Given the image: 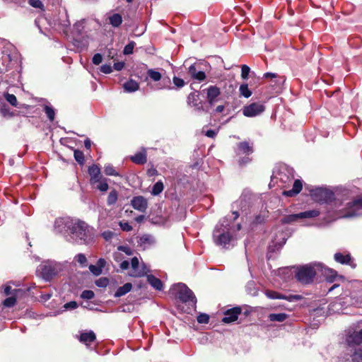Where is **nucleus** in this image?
Returning a JSON list of instances; mask_svg holds the SVG:
<instances>
[{
  "mask_svg": "<svg viewBox=\"0 0 362 362\" xmlns=\"http://www.w3.org/2000/svg\"><path fill=\"white\" fill-rule=\"evenodd\" d=\"M240 229V225H237V228L230 226L226 218H223L214 230L213 237L216 245L228 248L233 245L235 240L233 233Z\"/></svg>",
  "mask_w": 362,
  "mask_h": 362,
  "instance_id": "1",
  "label": "nucleus"
},
{
  "mask_svg": "<svg viewBox=\"0 0 362 362\" xmlns=\"http://www.w3.org/2000/svg\"><path fill=\"white\" fill-rule=\"evenodd\" d=\"M362 216V198L348 203L343 209H334L327 211V222L341 218H354Z\"/></svg>",
  "mask_w": 362,
  "mask_h": 362,
  "instance_id": "2",
  "label": "nucleus"
},
{
  "mask_svg": "<svg viewBox=\"0 0 362 362\" xmlns=\"http://www.w3.org/2000/svg\"><path fill=\"white\" fill-rule=\"evenodd\" d=\"M69 236L72 240L82 244L88 243L91 235L90 228L85 222L74 221Z\"/></svg>",
  "mask_w": 362,
  "mask_h": 362,
  "instance_id": "3",
  "label": "nucleus"
},
{
  "mask_svg": "<svg viewBox=\"0 0 362 362\" xmlns=\"http://www.w3.org/2000/svg\"><path fill=\"white\" fill-rule=\"evenodd\" d=\"M321 263H312L299 267L296 273L297 280L303 284L313 282L315 276L318 274Z\"/></svg>",
  "mask_w": 362,
  "mask_h": 362,
  "instance_id": "4",
  "label": "nucleus"
},
{
  "mask_svg": "<svg viewBox=\"0 0 362 362\" xmlns=\"http://www.w3.org/2000/svg\"><path fill=\"white\" fill-rule=\"evenodd\" d=\"M170 290L182 302L191 306L195 305L197 303L196 297L185 284L182 283L175 284Z\"/></svg>",
  "mask_w": 362,
  "mask_h": 362,
  "instance_id": "5",
  "label": "nucleus"
},
{
  "mask_svg": "<svg viewBox=\"0 0 362 362\" xmlns=\"http://www.w3.org/2000/svg\"><path fill=\"white\" fill-rule=\"evenodd\" d=\"M38 270L40 271L41 275L45 280L49 281L58 274L61 270V267L57 262L48 261L42 263Z\"/></svg>",
  "mask_w": 362,
  "mask_h": 362,
  "instance_id": "6",
  "label": "nucleus"
},
{
  "mask_svg": "<svg viewBox=\"0 0 362 362\" xmlns=\"http://www.w3.org/2000/svg\"><path fill=\"white\" fill-rule=\"evenodd\" d=\"M74 221L69 217L57 218L54 223V230L57 233L69 236Z\"/></svg>",
  "mask_w": 362,
  "mask_h": 362,
  "instance_id": "7",
  "label": "nucleus"
},
{
  "mask_svg": "<svg viewBox=\"0 0 362 362\" xmlns=\"http://www.w3.org/2000/svg\"><path fill=\"white\" fill-rule=\"evenodd\" d=\"M313 199L320 203H328L334 199V193L325 188H315L310 191Z\"/></svg>",
  "mask_w": 362,
  "mask_h": 362,
  "instance_id": "8",
  "label": "nucleus"
},
{
  "mask_svg": "<svg viewBox=\"0 0 362 362\" xmlns=\"http://www.w3.org/2000/svg\"><path fill=\"white\" fill-rule=\"evenodd\" d=\"M149 269L148 267L142 263L139 264V259L137 257H133L131 260V270L129 274L133 277H141L148 274Z\"/></svg>",
  "mask_w": 362,
  "mask_h": 362,
  "instance_id": "9",
  "label": "nucleus"
},
{
  "mask_svg": "<svg viewBox=\"0 0 362 362\" xmlns=\"http://www.w3.org/2000/svg\"><path fill=\"white\" fill-rule=\"evenodd\" d=\"M264 109V106L262 104L253 103L243 107V114L245 117H253L262 113Z\"/></svg>",
  "mask_w": 362,
  "mask_h": 362,
  "instance_id": "10",
  "label": "nucleus"
},
{
  "mask_svg": "<svg viewBox=\"0 0 362 362\" xmlns=\"http://www.w3.org/2000/svg\"><path fill=\"white\" fill-rule=\"evenodd\" d=\"M266 296L271 299H284L289 302H293L302 299V296L300 295H289L285 296L274 291H267L265 292Z\"/></svg>",
  "mask_w": 362,
  "mask_h": 362,
  "instance_id": "11",
  "label": "nucleus"
},
{
  "mask_svg": "<svg viewBox=\"0 0 362 362\" xmlns=\"http://www.w3.org/2000/svg\"><path fill=\"white\" fill-rule=\"evenodd\" d=\"M132 207L141 212H144L148 206L147 200L142 196L134 197L132 201Z\"/></svg>",
  "mask_w": 362,
  "mask_h": 362,
  "instance_id": "12",
  "label": "nucleus"
},
{
  "mask_svg": "<svg viewBox=\"0 0 362 362\" xmlns=\"http://www.w3.org/2000/svg\"><path fill=\"white\" fill-rule=\"evenodd\" d=\"M241 310L240 308H234L233 309L228 310L225 313V316L222 320V322L225 323H230L235 321L238 315L240 314Z\"/></svg>",
  "mask_w": 362,
  "mask_h": 362,
  "instance_id": "13",
  "label": "nucleus"
},
{
  "mask_svg": "<svg viewBox=\"0 0 362 362\" xmlns=\"http://www.w3.org/2000/svg\"><path fill=\"white\" fill-rule=\"evenodd\" d=\"M321 274L325 276L326 279L329 282H333L337 277V273L336 271L325 267L321 264V269H319L318 274Z\"/></svg>",
  "mask_w": 362,
  "mask_h": 362,
  "instance_id": "14",
  "label": "nucleus"
},
{
  "mask_svg": "<svg viewBox=\"0 0 362 362\" xmlns=\"http://www.w3.org/2000/svg\"><path fill=\"white\" fill-rule=\"evenodd\" d=\"M88 173L90 176V182L93 185L96 184L98 181L102 179L100 168L96 165H93L89 167Z\"/></svg>",
  "mask_w": 362,
  "mask_h": 362,
  "instance_id": "15",
  "label": "nucleus"
},
{
  "mask_svg": "<svg viewBox=\"0 0 362 362\" xmlns=\"http://www.w3.org/2000/svg\"><path fill=\"white\" fill-rule=\"evenodd\" d=\"M253 151L252 146L247 141L240 142L238 144L236 153L238 156L249 155Z\"/></svg>",
  "mask_w": 362,
  "mask_h": 362,
  "instance_id": "16",
  "label": "nucleus"
},
{
  "mask_svg": "<svg viewBox=\"0 0 362 362\" xmlns=\"http://www.w3.org/2000/svg\"><path fill=\"white\" fill-rule=\"evenodd\" d=\"M220 89L218 87L215 86H211L210 87H209V88L207 89L208 102L211 105H213L216 102V98L220 95Z\"/></svg>",
  "mask_w": 362,
  "mask_h": 362,
  "instance_id": "17",
  "label": "nucleus"
},
{
  "mask_svg": "<svg viewBox=\"0 0 362 362\" xmlns=\"http://www.w3.org/2000/svg\"><path fill=\"white\" fill-rule=\"evenodd\" d=\"M346 340L349 345L362 343V329L359 332H354L349 334Z\"/></svg>",
  "mask_w": 362,
  "mask_h": 362,
  "instance_id": "18",
  "label": "nucleus"
},
{
  "mask_svg": "<svg viewBox=\"0 0 362 362\" xmlns=\"http://www.w3.org/2000/svg\"><path fill=\"white\" fill-rule=\"evenodd\" d=\"M188 72L194 79L202 81L206 78V74L202 71H197L195 65L192 64L189 67Z\"/></svg>",
  "mask_w": 362,
  "mask_h": 362,
  "instance_id": "19",
  "label": "nucleus"
},
{
  "mask_svg": "<svg viewBox=\"0 0 362 362\" xmlns=\"http://www.w3.org/2000/svg\"><path fill=\"white\" fill-rule=\"evenodd\" d=\"M131 160L136 164H144L147 161L146 151L145 148L137 152L131 157Z\"/></svg>",
  "mask_w": 362,
  "mask_h": 362,
  "instance_id": "20",
  "label": "nucleus"
},
{
  "mask_svg": "<svg viewBox=\"0 0 362 362\" xmlns=\"http://www.w3.org/2000/svg\"><path fill=\"white\" fill-rule=\"evenodd\" d=\"M302 187H303V185H302L301 181L299 180H295V182L293 183L292 189L288 190V191H284L283 192V194L288 197L294 196V195L298 194L301 191Z\"/></svg>",
  "mask_w": 362,
  "mask_h": 362,
  "instance_id": "21",
  "label": "nucleus"
},
{
  "mask_svg": "<svg viewBox=\"0 0 362 362\" xmlns=\"http://www.w3.org/2000/svg\"><path fill=\"white\" fill-rule=\"evenodd\" d=\"M95 334L93 331H89L88 332H83L80 336V341L84 344H86L87 346L89 343L95 341Z\"/></svg>",
  "mask_w": 362,
  "mask_h": 362,
  "instance_id": "22",
  "label": "nucleus"
},
{
  "mask_svg": "<svg viewBox=\"0 0 362 362\" xmlns=\"http://www.w3.org/2000/svg\"><path fill=\"white\" fill-rule=\"evenodd\" d=\"M132 285L131 283H126L122 286H120L119 288H118V289L115 293L114 296L116 298L123 296L125 294H127V293H129L132 290Z\"/></svg>",
  "mask_w": 362,
  "mask_h": 362,
  "instance_id": "23",
  "label": "nucleus"
},
{
  "mask_svg": "<svg viewBox=\"0 0 362 362\" xmlns=\"http://www.w3.org/2000/svg\"><path fill=\"white\" fill-rule=\"evenodd\" d=\"M147 280L148 283L156 290L160 291L162 289L163 283L159 279L153 275H148Z\"/></svg>",
  "mask_w": 362,
  "mask_h": 362,
  "instance_id": "24",
  "label": "nucleus"
},
{
  "mask_svg": "<svg viewBox=\"0 0 362 362\" xmlns=\"http://www.w3.org/2000/svg\"><path fill=\"white\" fill-rule=\"evenodd\" d=\"M123 87L127 92L131 93L137 90L139 86L136 81L129 80L123 85Z\"/></svg>",
  "mask_w": 362,
  "mask_h": 362,
  "instance_id": "25",
  "label": "nucleus"
},
{
  "mask_svg": "<svg viewBox=\"0 0 362 362\" xmlns=\"http://www.w3.org/2000/svg\"><path fill=\"white\" fill-rule=\"evenodd\" d=\"M319 210L313 209L299 213L300 218H311L317 217L320 215Z\"/></svg>",
  "mask_w": 362,
  "mask_h": 362,
  "instance_id": "26",
  "label": "nucleus"
},
{
  "mask_svg": "<svg viewBox=\"0 0 362 362\" xmlns=\"http://www.w3.org/2000/svg\"><path fill=\"white\" fill-rule=\"evenodd\" d=\"M269 318L272 322H284L288 318L286 313H272L270 314Z\"/></svg>",
  "mask_w": 362,
  "mask_h": 362,
  "instance_id": "27",
  "label": "nucleus"
},
{
  "mask_svg": "<svg viewBox=\"0 0 362 362\" xmlns=\"http://www.w3.org/2000/svg\"><path fill=\"white\" fill-rule=\"evenodd\" d=\"M147 75L153 81L156 82L159 81L162 78L161 73L153 69H148Z\"/></svg>",
  "mask_w": 362,
  "mask_h": 362,
  "instance_id": "28",
  "label": "nucleus"
},
{
  "mask_svg": "<svg viewBox=\"0 0 362 362\" xmlns=\"http://www.w3.org/2000/svg\"><path fill=\"white\" fill-rule=\"evenodd\" d=\"M334 259L341 264H348L351 260V257L349 255H344L341 253H336L334 255Z\"/></svg>",
  "mask_w": 362,
  "mask_h": 362,
  "instance_id": "29",
  "label": "nucleus"
},
{
  "mask_svg": "<svg viewBox=\"0 0 362 362\" xmlns=\"http://www.w3.org/2000/svg\"><path fill=\"white\" fill-rule=\"evenodd\" d=\"M110 22L112 26L118 27L122 22V16L115 13L110 17Z\"/></svg>",
  "mask_w": 362,
  "mask_h": 362,
  "instance_id": "30",
  "label": "nucleus"
},
{
  "mask_svg": "<svg viewBox=\"0 0 362 362\" xmlns=\"http://www.w3.org/2000/svg\"><path fill=\"white\" fill-rule=\"evenodd\" d=\"M239 91H240V95L246 98H248L252 95V92H251V90H249L248 86L247 83H243V84L240 85Z\"/></svg>",
  "mask_w": 362,
  "mask_h": 362,
  "instance_id": "31",
  "label": "nucleus"
},
{
  "mask_svg": "<svg viewBox=\"0 0 362 362\" xmlns=\"http://www.w3.org/2000/svg\"><path fill=\"white\" fill-rule=\"evenodd\" d=\"M298 218H300L299 214H291L284 216L281 219V222L283 223H291L292 222L296 221Z\"/></svg>",
  "mask_w": 362,
  "mask_h": 362,
  "instance_id": "32",
  "label": "nucleus"
},
{
  "mask_svg": "<svg viewBox=\"0 0 362 362\" xmlns=\"http://www.w3.org/2000/svg\"><path fill=\"white\" fill-rule=\"evenodd\" d=\"M117 197H118V194H117V191L115 189L112 190L107 197V204L110 206V205L115 204L117 200Z\"/></svg>",
  "mask_w": 362,
  "mask_h": 362,
  "instance_id": "33",
  "label": "nucleus"
},
{
  "mask_svg": "<svg viewBox=\"0 0 362 362\" xmlns=\"http://www.w3.org/2000/svg\"><path fill=\"white\" fill-rule=\"evenodd\" d=\"M163 190V184L162 182H157L153 187L151 194L153 195L159 194Z\"/></svg>",
  "mask_w": 362,
  "mask_h": 362,
  "instance_id": "34",
  "label": "nucleus"
},
{
  "mask_svg": "<svg viewBox=\"0 0 362 362\" xmlns=\"http://www.w3.org/2000/svg\"><path fill=\"white\" fill-rule=\"evenodd\" d=\"M45 112L46 113L47 117L50 121H53L55 116L54 110L49 105H45L44 107Z\"/></svg>",
  "mask_w": 362,
  "mask_h": 362,
  "instance_id": "35",
  "label": "nucleus"
},
{
  "mask_svg": "<svg viewBox=\"0 0 362 362\" xmlns=\"http://www.w3.org/2000/svg\"><path fill=\"white\" fill-rule=\"evenodd\" d=\"M96 184L97 189L101 192H106L108 189V184L105 179H100Z\"/></svg>",
  "mask_w": 362,
  "mask_h": 362,
  "instance_id": "36",
  "label": "nucleus"
},
{
  "mask_svg": "<svg viewBox=\"0 0 362 362\" xmlns=\"http://www.w3.org/2000/svg\"><path fill=\"white\" fill-rule=\"evenodd\" d=\"M104 171L107 175L119 176V174L115 170L113 166L110 164L105 166Z\"/></svg>",
  "mask_w": 362,
  "mask_h": 362,
  "instance_id": "37",
  "label": "nucleus"
},
{
  "mask_svg": "<svg viewBox=\"0 0 362 362\" xmlns=\"http://www.w3.org/2000/svg\"><path fill=\"white\" fill-rule=\"evenodd\" d=\"M5 99L13 106L16 107L18 101L16 97L13 94L6 93L4 95Z\"/></svg>",
  "mask_w": 362,
  "mask_h": 362,
  "instance_id": "38",
  "label": "nucleus"
},
{
  "mask_svg": "<svg viewBox=\"0 0 362 362\" xmlns=\"http://www.w3.org/2000/svg\"><path fill=\"white\" fill-rule=\"evenodd\" d=\"M74 158L81 165L84 163V155L83 153L79 150L74 151Z\"/></svg>",
  "mask_w": 362,
  "mask_h": 362,
  "instance_id": "39",
  "label": "nucleus"
},
{
  "mask_svg": "<svg viewBox=\"0 0 362 362\" xmlns=\"http://www.w3.org/2000/svg\"><path fill=\"white\" fill-rule=\"evenodd\" d=\"M353 362H362V349L356 350L352 355Z\"/></svg>",
  "mask_w": 362,
  "mask_h": 362,
  "instance_id": "40",
  "label": "nucleus"
},
{
  "mask_svg": "<svg viewBox=\"0 0 362 362\" xmlns=\"http://www.w3.org/2000/svg\"><path fill=\"white\" fill-rule=\"evenodd\" d=\"M264 77L266 78H278L277 81H276V83L280 84L281 83H284V77H280V76H277V75L276 74H274V73H270V72H267V73H265L264 74Z\"/></svg>",
  "mask_w": 362,
  "mask_h": 362,
  "instance_id": "41",
  "label": "nucleus"
},
{
  "mask_svg": "<svg viewBox=\"0 0 362 362\" xmlns=\"http://www.w3.org/2000/svg\"><path fill=\"white\" fill-rule=\"evenodd\" d=\"M135 42L132 41L128 45H127L124 48L123 53L126 55L130 54L133 52V49L135 47Z\"/></svg>",
  "mask_w": 362,
  "mask_h": 362,
  "instance_id": "42",
  "label": "nucleus"
},
{
  "mask_svg": "<svg viewBox=\"0 0 362 362\" xmlns=\"http://www.w3.org/2000/svg\"><path fill=\"white\" fill-rule=\"evenodd\" d=\"M16 303V299L14 297H8L4 301V305L7 308L13 307Z\"/></svg>",
  "mask_w": 362,
  "mask_h": 362,
  "instance_id": "43",
  "label": "nucleus"
},
{
  "mask_svg": "<svg viewBox=\"0 0 362 362\" xmlns=\"http://www.w3.org/2000/svg\"><path fill=\"white\" fill-rule=\"evenodd\" d=\"M250 71V68L248 66H247L245 64L243 65L241 67L242 78L243 79H247Z\"/></svg>",
  "mask_w": 362,
  "mask_h": 362,
  "instance_id": "44",
  "label": "nucleus"
},
{
  "mask_svg": "<svg viewBox=\"0 0 362 362\" xmlns=\"http://www.w3.org/2000/svg\"><path fill=\"white\" fill-rule=\"evenodd\" d=\"M89 269L90 272L95 276H99L103 272V269H101L99 267L93 264H90L89 266Z\"/></svg>",
  "mask_w": 362,
  "mask_h": 362,
  "instance_id": "45",
  "label": "nucleus"
},
{
  "mask_svg": "<svg viewBox=\"0 0 362 362\" xmlns=\"http://www.w3.org/2000/svg\"><path fill=\"white\" fill-rule=\"evenodd\" d=\"M75 259L81 265L85 266L87 263V259L83 254H78L75 257Z\"/></svg>",
  "mask_w": 362,
  "mask_h": 362,
  "instance_id": "46",
  "label": "nucleus"
},
{
  "mask_svg": "<svg viewBox=\"0 0 362 362\" xmlns=\"http://www.w3.org/2000/svg\"><path fill=\"white\" fill-rule=\"evenodd\" d=\"M81 297L83 299H92L94 297V293L90 290L83 291L81 295Z\"/></svg>",
  "mask_w": 362,
  "mask_h": 362,
  "instance_id": "47",
  "label": "nucleus"
},
{
  "mask_svg": "<svg viewBox=\"0 0 362 362\" xmlns=\"http://www.w3.org/2000/svg\"><path fill=\"white\" fill-rule=\"evenodd\" d=\"M209 317L206 314H200L197 317V321L199 323L206 324L209 322Z\"/></svg>",
  "mask_w": 362,
  "mask_h": 362,
  "instance_id": "48",
  "label": "nucleus"
},
{
  "mask_svg": "<svg viewBox=\"0 0 362 362\" xmlns=\"http://www.w3.org/2000/svg\"><path fill=\"white\" fill-rule=\"evenodd\" d=\"M95 284L99 287H106L108 284L107 278H100L95 281Z\"/></svg>",
  "mask_w": 362,
  "mask_h": 362,
  "instance_id": "49",
  "label": "nucleus"
},
{
  "mask_svg": "<svg viewBox=\"0 0 362 362\" xmlns=\"http://www.w3.org/2000/svg\"><path fill=\"white\" fill-rule=\"evenodd\" d=\"M103 57L100 54H95L93 57V63L95 65H98L102 62Z\"/></svg>",
  "mask_w": 362,
  "mask_h": 362,
  "instance_id": "50",
  "label": "nucleus"
},
{
  "mask_svg": "<svg viewBox=\"0 0 362 362\" xmlns=\"http://www.w3.org/2000/svg\"><path fill=\"white\" fill-rule=\"evenodd\" d=\"M114 233L110 231V230H107V231H104L103 233H102V236L103 238L105 240H110L112 238V237L114 236Z\"/></svg>",
  "mask_w": 362,
  "mask_h": 362,
  "instance_id": "51",
  "label": "nucleus"
},
{
  "mask_svg": "<svg viewBox=\"0 0 362 362\" xmlns=\"http://www.w3.org/2000/svg\"><path fill=\"white\" fill-rule=\"evenodd\" d=\"M100 71L104 74H110L112 71V69L109 64H103L100 67Z\"/></svg>",
  "mask_w": 362,
  "mask_h": 362,
  "instance_id": "52",
  "label": "nucleus"
},
{
  "mask_svg": "<svg viewBox=\"0 0 362 362\" xmlns=\"http://www.w3.org/2000/svg\"><path fill=\"white\" fill-rule=\"evenodd\" d=\"M174 84L178 87L181 88L185 85V82L182 78H177L175 76L173 79Z\"/></svg>",
  "mask_w": 362,
  "mask_h": 362,
  "instance_id": "53",
  "label": "nucleus"
},
{
  "mask_svg": "<svg viewBox=\"0 0 362 362\" xmlns=\"http://www.w3.org/2000/svg\"><path fill=\"white\" fill-rule=\"evenodd\" d=\"M121 228L124 231H130L132 230V227L127 222H119Z\"/></svg>",
  "mask_w": 362,
  "mask_h": 362,
  "instance_id": "54",
  "label": "nucleus"
},
{
  "mask_svg": "<svg viewBox=\"0 0 362 362\" xmlns=\"http://www.w3.org/2000/svg\"><path fill=\"white\" fill-rule=\"evenodd\" d=\"M29 4L35 8H41L43 5L40 0H29Z\"/></svg>",
  "mask_w": 362,
  "mask_h": 362,
  "instance_id": "55",
  "label": "nucleus"
},
{
  "mask_svg": "<svg viewBox=\"0 0 362 362\" xmlns=\"http://www.w3.org/2000/svg\"><path fill=\"white\" fill-rule=\"evenodd\" d=\"M141 243H151L153 242V238L150 235H143L141 239Z\"/></svg>",
  "mask_w": 362,
  "mask_h": 362,
  "instance_id": "56",
  "label": "nucleus"
},
{
  "mask_svg": "<svg viewBox=\"0 0 362 362\" xmlns=\"http://www.w3.org/2000/svg\"><path fill=\"white\" fill-rule=\"evenodd\" d=\"M66 309H75L77 308V303L75 301H71L64 305Z\"/></svg>",
  "mask_w": 362,
  "mask_h": 362,
  "instance_id": "57",
  "label": "nucleus"
},
{
  "mask_svg": "<svg viewBox=\"0 0 362 362\" xmlns=\"http://www.w3.org/2000/svg\"><path fill=\"white\" fill-rule=\"evenodd\" d=\"M124 66V62H119L114 64V69L117 71L122 70Z\"/></svg>",
  "mask_w": 362,
  "mask_h": 362,
  "instance_id": "58",
  "label": "nucleus"
},
{
  "mask_svg": "<svg viewBox=\"0 0 362 362\" xmlns=\"http://www.w3.org/2000/svg\"><path fill=\"white\" fill-rule=\"evenodd\" d=\"M105 264H106V261L103 258L99 259L96 264V265L98 267H99L101 269H103L104 268Z\"/></svg>",
  "mask_w": 362,
  "mask_h": 362,
  "instance_id": "59",
  "label": "nucleus"
},
{
  "mask_svg": "<svg viewBox=\"0 0 362 362\" xmlns=\"http://www.w3.org/2000/svg\"><path fill=\"white\" fill-rule=\"evenodd\" d=\"M147 174L150 177L155 176L158 174V171L156 170V169L151 168L148 170Z\"/></svg>",
  "mask_w": 362,
  "mask_h": 362,
  "instance_id": "60",
  "label": "nucleus"
},
{
  "mask_svg": "<svg viewBox=\"0 0 362 362\" xmlns=\"http://www.w3.org/2000/svg\"><path fill=\"white\" fill-rule=\"evenodd\" d=\"M216 134V132L214 130H208L206 132V136L209 138H214Z\"/></svg>",
  "mask_w": 362,
  "mask_h": 362,
  "instance_id": "61",
  "label": "nucleus"
},
{
  "mask_svg": "<svg viewBox=\"0 0 362 362\" xmlns=\"http://www.w3.org/2000/svg\"><path fill=\"white\" fill-rule=\"evenodd\" d=\"M129 263L128 261L125 260V261H123L121 264H120V267L121 269H127L129 268Z\"/></svg>",
  "mask_w": 362,
  "mask_h": 362,
  "instance_id": "62",
  "label": "nucleus"
},
{
  "mask_svg": "<svg viewBox=\"0 0 362 362\" xmlns=\"http://www.w3.org/2000/svg\"><path fill=\"white\" fill-rule=\"evenodd\" d=\"M118 250H121V251H122V252H124L126 254H129V253H130V252H129V250H129V247H124V246H119V247H118Z\"/></svg>",
  "mask_w": 362,
  "mask_h": 362,
  "instance_id": "63",
  "label": "nucleus"
},
{
  "mask_svg": "<svg viewBox=\"0 0 362 362\" xmlns=\"http://www.w3.org/2000/svg\"><path fill=\"white\" fill-rule=\"evenodd\" d=\"M250 159L248 157H244L242 159L239 160L240 165L246 164L249 162Z\"/></svg>",
  "mask_w": 362,
  "mask_h": 362,
  "instance_id": "64",
  "label": "nucleus"
}]
</instances>
